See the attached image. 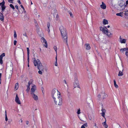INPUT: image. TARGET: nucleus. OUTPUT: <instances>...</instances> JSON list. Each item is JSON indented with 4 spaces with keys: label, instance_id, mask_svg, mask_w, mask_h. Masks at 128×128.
<instances>
[{
    "label": "nucleus",
    "instance_id": "nucleus-1",
    "mask_svg": "<svg viewBox=\"0 0 128 128\" xmlns=\"http://www.w3.org/2000/svg\"><path fill=\"white\" fill-rule=\"evenodd\" d=\"M59 30L64 42L67 43L68 37L66 28L63 26H61L59 27Z\"/></svg>",
    "mask_w": 128,
    "mask_h": 128
},
{
    "label": "nucleus",
    "instance_id": "nucleus-2",
    "mask_svg": "<svg viewBox=\"0 0 128 128\" xmlns=\"http://www.w3.org/2000/svg\"><path fill=\"white\" fill-rule=\"evenodd\" d=\"M34 64L35 66H37V68L39 70H42L44 69V66L39 60L37 59L36 60L34 59Z\"/></svg>",
    "mask_w": 128,
    "mask_h": 128
},
{
    "label": "nucleus",
    "instance_id": "nucleus-3",
    "mask_svg": "<svg viewBox=\"0 0 128 128\" xmlns=\"http://www.w3.org/2000/svg\"><path fill=\"white\" fill-rule=\"evenodd\" d=\"M52 96L53 99H54L60 96H61V95L60 93L58 91V90L54 89L52 91Z\"/></svg>",
    "mask_w": 128,
    "mask_h": 128
},
{
    "label": "nucleus",
    "instance_id": "nucleus-4",
    "mask_svg": "<svg viewBox=\"0 0 128 128\" xmlns=\"http://www.w3.org/2000/svg\"><path fill=\"white\" fill-rule=\"evenodd\" d=\"M86 102L87 106L90 109H92L94 108V104L92 98L90 97L88 98Z\"/></svg>",
    "mask_w": 128,
    "mask_h": 128
},
{
    "label": "nucleus",
    "instance_id": "nucleus-5",
    "mask_svg": "<svg viewBox=\"0 0 128 128\" xmlns=\"http://www.w3.org/2000/svg\"><path fill=\"white\" fill-rule=\"evenodd\" d=\"M12 67L6 73V80L8 82H10V78L12 73Z\"/></svg>",
    "mask_w": 128,
    "mask_h": 128
},
{
    "label": "nucleus",
    "instance_id": "nucleus-6",
    "mask_svg": "<svg viewBox=\"0 0 128 128\" xmlns=\"http://www.w3.org/2000/svg\"><path fill=\"white\" fill-rule=\"evenodd\" d=\"M55 103L56 105H61L62 103V100L61 96H60L54 99Z\"/></svg>",
    "mask_w": 128,
    "mask_h": 128
},
{
    "label": "nucleus",
    "instance_id": "nucleus-7",
    "mask_svg": "<svg viewBox=\"0 0 128 128\" xmlns=\"http://www.w3.org/2000/svg\"><path fill=\"white\" fill-rule=\"evenodd\" d=\"M73 86L74 89H75L76 88H80L79 84L78 79H76L74 81Z\"/></svg>",
    "mask_w": 128,
    "mask_h": 128
},
{
    "label": "nucleus",
    "instance_id": "nucleus-8",
    "mask_svg": "<svg viewBox=\"0 0 128 128\" xmlns=\"http://www.w3.org/2000/svg\"><path fill=\"white\" fill-rule=\"evenodd\" d=\"M100 30L105 34H106V33L108 32V29L106 27H103L101 26L100 27Z\"/></svg>",
    "mask_w": 128,
    "mask_h": 128
},
{
    "label": "nucleus",
    "instance_id": "nucleus-9",
    "mask_svg": "<svg viewBox=\"0 0 128 128\" xmlns=\"http://www.w3.org/2000/svg\"><path fill=\"white\" fill-rule=\"evenodd\" d=\"M36 86L34 85L32 86L31 89V94L36 93Z\"/></svg>",
    "mask_w": 128,
    "mask_h": 128
},
{
    "label": "nucleus",
    "instance_id": "nucleus-10",
    "mask_svg": "<svg viewBox=\"0 0 128 128\" xmlns=\"http://www.w3.org/2000/svg\"><path fill=\"white\" fill-rule=\"evenodd\" d=\"M33 82V80H30L28 82V84L27 86V88L26 90V91L28 92L30 91V84H32V82Z\"/></svg>",
    "mask_w": 128,
    "mask_h": 128
},
{
    "label": "nucleus",
    "instance_id": "nucleus-11",
    "mask_svg": "<svg viewBox=\"0 0 128 128\" xmlns=\"http://www.w3.org/2000/svg\"><path fill=\"white\" fill-rule=\"evenodd\" d=\"M33 98L35 101H37L38 99V97L35 93L31 94Z\"/></svg>",
    "mask_w": 128,
    "mask_h": 128
},
{
    "label": "nucleus",
    "instance_id": "nucleus-12",
    "mask_svg": "<svg viewBox=\"0 0 128 128\" xmlns=\"http://www.w3.org/2000/svg\"><path fill=\"white\" fill-rule=\"evenodd\" d=\"M5 4V2L4 0H3V2H2L0 3V4H2V12H3L5 9L6 7L4 6Z\"/></svg>",
    "mask_w": 128,
    "mask_h": 128
},
{
    "label": "nucleus",
    "instance_id": "nucleus-13",
    "mask_svg": "<svg viewBox=\"0 0 128 128\" xmlns=\"http://www.w3.org/2000/svg\"><path fill=\"white\" fill-rule=\"evenodd\" d=\"M15 101L17 104H21V102L19 98L18 97V96L17 94H16Z\"/></svg>",
    "mask_w": 128,
    "mask_h": 128
},
{
    "label": "nucleus",
    "instance_id": "nucleus-14",
    "mask_svg": "<svg viewBox=\"0 0 128 128\" xmlns=\"http://www.w3.org/2000/svg\"><path fill=\"white\" fill-rule=\"evenodd\" d=\"M41 41L45 43V44H44V45L45 46V47L46 48H47L48 44L46 40L44 38H41Z\"/></svg>",
    "mask_w": 128,
    "mask_h": 128
},
{
    "label": "nucleus",
    "instance_id": "nucleus-15",
    "mask_svg": "<svg viewBox=\"0 0 128 128\" xmlns=\"http://www.w3.org/2000/svg\"><path fill=\"white\" fill-rule=\"evenodd\" d=\"M22 18L24 19H29V17L27 16V14L26 13H24L23 12V13H22Z\"/></svg>",
    "mask_w": 128,
    "mask_h": 128
},
{
    "label": "nucleus",
    "instance_id": "nucleus-16",
    "mask_svg": "<svg viewBox=\"0 0 128 128\" xmlns=\"http://www.w3.org/2000/svg\"><path fill=\"white\" fill-rule=\"evenodd\" d=\"M100 6V8L104 10L106 9V5L103 2H102V4Z\"/></svg>",
    "mask_w": 128,
    "mask_h": 128
},
{
    "label": "nucleus",
    "instance_id": "nucleus-17",
    "mask_svg": "<svg viewBox=\"0 0 128 128\" xmlns=\"http://www.w3.org/2000/svg\"><path fill=\"white\" fill-rule=\"evenodd\" d=\"M120 41L121 43H125L126 42V39H122L121 38V36L120 37Z\"/></svg>",
    "mask_w": 128,
    "mask_h": 128
},
{
    "label": "nucleus",
    "instance_id": "nucleus-18",
    "mask_svg": "<svg viewBox=\"0 0 128 128\" xmlns=\"http://www.w3.org/2000/svg\"><path fill=\"white\" fill-rule=\"evenodd\" d=\"M89 119L92 121L94 120V116L93 114L90 115L88 116Z\"/></svg>",
    "mask_w": 128,
    "mask_h": 128
},
{
    "label": "nucleus",
    "instance_id": "nucleus-19",
    "mask_svg": "<svg viewBox=\"0 0 128 128\" xmlns=\"http://www.w3.org/2000/svg\"><path fill=\"white\" fill-rule=\"evenodd\" d=\"M124 68H122V70L121 71H119L118 76H122L123 75V72L124 71Z\"/></svg>",
    "mask_w": 128,
    "mask_h": 128
},
{
    "label": "nucleus",
    "instance_id": "nucleus-20",
    "mask_svg": "<svg viewBox=\"0 0 128 128\" xmlns=\"http://www.w3.org/2000/svg\"><path fill=\"white\" fill-rule=\"evenodd\" d=\"M84 46L86 47V50H89L90 48V46L89 44H85Z\"/></svg>",
    "mask_w": 128,
    "mask_h": 128
},
{
    "label": "nucleus",
    "instance_id": "nucleus-21",
    "mask_svg": "<svg viewBox=\"0 0 128 128\" xmlns=\"http://www.w3.org/2000/svg\"><path fill=\"white\" fill-rule=\"evenodd\" d=\"M101 110L102 111V113H101L102 116L104 117L105 118L104 115L106 112V110L104 109H102Z\"/></svg>",
    "mask_w": 128,
    "mask_h": 128
},
{
    "label": "nucleus",
    "instance_id": "nucleus-22",
    "mask_svg": "<svg viewBox=\"0 0 128 128\" xmlns=\"http://www.w3.org/2000/svg\"><path fill=\"white\" fill-rule=\"evenodd\" d=\"M27 38V36L26 33H25L23 34V39L25 41L26 40Z\"/></svg>",
    "mask_w": 128,
    "mask_h": 128
},
{
    "label": "nucleus",
    "instance_id": "nucleus-23",
    "mask_svg": "<svg viewBox=\"0 0 128 128\" xmlns=\"http://www.w3.org/2000/svg\"><path fill=\"white\" fill-rule=\"evenodd\" d=\"M0 19L2 21H3L4 20L3 15L1 13H0Z\"/></svg>",
    "mask_w": 128,
    "mask_h": 128
},
{
    "label": "nucleus",
    "instance_id": "nucleus-24",
    "mask_svg": "<svg viewBox=\"0 0 128 128\" xmlns=\"http://www.w3.org/2000/svg\"><path fill=\"white\" fill-rule=\"evenodd\" d=\"M103 24L104 25L108 24V21L106 19H104L103 20Z\"/></svg>",
    "mask_w": 128,
    "mask_h": 128
},
{
    "label": "nucleus",
    "instance_id": "nucleus-25",
    "mask_svg": "<svg viewBox=\"0 0 128 128\" xmlns=\"http://www.w3.org/2000/svg\"><path fill=\"white\" fill-rule=\"evenodd\" d=\"M105 119H106L105 121L104 122H103L102 123V124L104 126V127L105 128H108V126L106 124V118H105Z\"/></svg>",
    "mask_w": 128,
    "mask_h": 128
},
{
    "label": "nucleus",
    "instance_id": "nucleus-26",
    "mask_svg": "<svg viewBox=\"0 0 128 128\" xmlns=\"http://www.w3.org/2000/svg\"><path fill=\"white\" fill-rule=\"evenodd\" d=\"M102 94L103 99H104L108 96V95L107 94H106L105 92H104Z\"/></svg>",
    "mask_w": 128,
    "mask_h": 128
},
{
    "label": "nucleus",
    "instance_id": "nucleus-27",
    "mask_svg": "<svg viewBox=\"0 0 128 128\" xmlns=\"http://www.w3.org/2000/svg\"><path fill=\"white\" fill-rule=\"evenodd\" d=\"M109 37H111L112 35V34L110 32H108H108L106 34Z\"/></svg>",
    "mask_w": 128,
    "mask_h": 128
},
{
    "label": "nucleus",
    "instance_id": "nucleus-28",
    "mask_svg": "<svg viewBox=\"0 0 128 128\" xmlns=\"http://www.w3.org/2000/svg\"><path fill=\"white\" fill-rule=\"evenodd\" d=\"M87 22L89 24L91 23L92 22V19L91 18H88L87 20Z\"/></svg>",
    "mask_w": 128,
    "mask_h": 128
},
{
    "label": "nucleus",
    "instance_id": "nucleus-29",
    "mask_svg": "<svg viewBox=\"0 0 128 128\" xmlns=\"http://www.w3.org/2000/svg\"><path fill=\"white\" fill-rule=\"evenodd\" d=\"M126 48H121L120 49V51L121 52L123 53L124 51L126 50Z\"/></svg>",
    "mask_w": 128,
    "mask_h": 128
},
{
    "label": "nucleus",
    "instance_id": "nucleus-30",
    "mask_svg": "<svg viewBox=\"0 0 128 128\" xmlns=\"http://www.w3.org/2000/svg\"><path fill=\"white\" fill-rule=\"evenodd\" d=\"M19 87V86L18 85V83H16L15 84V89L16 90H17Z\"/></svg>",
    "mask_w": 128,
    "mask_h": 128
},
{
    "label": "nucleus",
    "instance_id": "nucleus-31",
    "mask_svg": "<svg viewBox=\"0 0 128 128\" xmlns=\"http://www.w3.org/2000/svg\"><path fill=\"white\" fill-rule=\"evenodd\" d=\"M114 85L115 87L116 88H118V86L116 84V82L115 80H114Z\"/></svg>",
    "mask_w": 128,
    "mask_h": 128
},
{
    "label": "nucleus",
    "instance_id": "nucleus-32",
    "mask_svg": "<svg viewBox=\"0 0 128 128\" xmlns=\"http://www.w3.org/2000/svg\"><path fill=\"white\" fill-rule=\"evenodd\" d=\"M5 120L6 121H7L8 120V118L7 116V115L6 114V110H5Z\"/></svg>",
    "mask_w": 128,
    "mask_h": 128
},
{
    "label": "nucleus",
    "instance_id": "nucleus-33",
    "mask_svg": "<svg viewBox=\"0 0 128 128\" xmlns=\"http://www.w3.org/2000/svg\"><path fill=\"white\" fill-rule=\"evenodd\" d=\"M20 6L23 9V13L24 12V13H25L26 12V11L25 10V9L24 7L22 5H20Z\"/></svg>",
    "mask_w": 128,
    "mask_h": 128
},
{
    "label": "nucleus",
    "instance_id": "nucleus-34",
    "mask_svg": "<svg viewBox=\"0 0 128 128\" xmlns=\"http://www.w3.org/2000/svg\"><path fill=\"white\" fill-rule=\"evenodd\" d=\"M88 78L90 80H92V78L91 77V75L90 74H88Z\"/></svg>",
    "mask_w": 128,
    "mask_h": 128
},
{
    "label": "nucleus",
    "instance_id": "nucleus-35",
    "mask_svg": "<svg viewBox=\"0 0 128 128\" xmlns=\"http://www.w3.org/2000/svg\"><path fill=\"white\" fill-rule=\"evenodd\" d=\"M13 14L14 17H16L18 16V13H17L14 12L13 13Z\"/></svg>",
    "mask_w": 128,
    "mask_h": 128
},
{
    "label": "nucleus",
    "instance_id": "nucleus-36",
    "mask_svg": "<svg viewBox=\"0 0 128 128\" xmlns=\"http://www.w3.org/2000/svg\"><path fill=\"white\" fill-rule=\"evenodd\" d=\"M5 56V54L4 53H3L0 56V58H2L3 57H4Z\"/></svg>",
    "mask_w": 128,
    "mask_h": 128
},
{
    "label": "nucleus",
    "instance_id": "nucleus-37",
    "mask_svg": "<svg viewBox=\"0 0 128 128\" xmlns=\"http://www.w3.org/2000/svg\"><path fill=\"white\" fill-rule=\"evenodd\" d=\"M38 34L40 35L41 36H42L43 35V33L42 32H38Z\"/></svg>",
    "mask_w": 128,
    "mask_h": 128
},
{
    "label": "nucleus",
    "instance_id": "nucleus-38",
    "mask_svg": "<svg viewBox=\"0 0 128 128\" xmlns=\"http://www.w3.org/2000/svg\"><path fill=\"white\" fill-rule=\"evenodd\" d=\"M94 125L93 126V128H98V127L96 125V123H94Z\"/></svg>",
    "mask_w": 128,
    "mask_h": 128
},
{
    "label": "nucleus",
    "instance_id": "nucleus-39",
    "mask_svg": "<svg viewBox=\"0 0 128 128\" xmlns=\"http://www.w3.org/2000/svg\"><path fill=\"white\" fill-rule=\"evenodd\" d=\"M63 82H64L65 83V84H64V86L65 87H67L68 86V85L67 84L66 80H63Z\"/></svg>",
    "mask_w": 128,
    "mask_h": 128
},
{
    "label": "nucleus",
    "instance_id": "nucleus-40",
    "mask_svg": "<svg viewBox=\"0 0 128 128\" xmlns=\"http://www.w3.org/2000/svg\"><path fill=\"white\" fill-rule=\"evenodd\" d=\"M10 6L13 10H14L15 9L14 6L12 4H10Z\"/></svg>",
    "mask_w": 128,
    "mask_h": 128
},
{
    "label": "nucleus",
    "instance_id": "nucleus-41",
    "mask_svg": "<svg viewBox=\"0 0 128 128\" xmlns=\"http://www.w3.org/2000/svg\"><path fill=\"white\" fill-rule=\"evenodd\" d=\"M27 55H29V49L28 48H27Z\"/></svg>",
    "mask_w": 128,
    "mask_h": 128
},
{
    "label": "nucleus",
    "instance_id": "nucleus-42",
    "mask_svg": "<svg viewBox=\"0 0 128 128\" xmlns=\"http://www.w3.org/2000/svg\"><path fill=\"white\" fill-rule=\"evenodd\" d=\"M78 111L77 112V114H80V108L78 109L77 110Z\"/></svg>",
    "mask_w": 128,
    "mask_h": 128
},
{
    "label": "nucleus",
    "instance_id": "nucleus-43",
    "mask_svg": "<svg viewBox=\"0 0 128 128\" xmlns=\"http://www.w3.org/2000/svg\"><path fill=\"white\" fill-rule=\"evenodd\" d=\"M121 14L122 13L121 12H120L118 13H117L116 14V15L117 16H122V15H121Z\"/></svg>",
    "mask_w": 128,
    "mask_h": 128
},
{
    "label": "nucleus",
    "instance_id": "nucleus-44",
    "mask_svg": "<svg viewBox=\"0 0 128 128\" xmlns=\"http://www.w3.org/2000/svg\"><path fill=\"white\" fill-rule=\"evenodd\" d=\"M126 54L127 56H128V48L126 52Z\"/></svg>",
    "mask_w": 128,
    "mask_h": 128
},
{
    "label": "nucleus",
    "instance_id": "nucleus-45",
    "mask_svg": "<svg viewBox=\"0 0 128 128\" xmlns=\"http://www.w3.org/2000/svg\"><path fill=\"white\" fill-rule=\"evenodd\" d=\"M54 50H55V51L56 52V53L57 54V48L56 46H54Z\"/></svg>",
    "mask_w": 128,
    "mask_h": 128
},
{
    "label": "nucleus",
    "instance_id": "nucleus-46",
    "mask_svg": "<svg viewBox=\"0 0 128 128\" xmlns=\"http://www.w3.org/2000/svg\"><path fill=\"white\" fill-rule=\"evenodd\" d=\"M69 13L70 16L72 18H73V16L72 13L71 12H70Z\"/></svg>",
    "mask_w": 128,
    "mask_h": 128
},
{
    "label": "nucleus",
    "instance_id": "nucleus-47",
    "mask_svg": "<svg viewBox=\"0 0 128 128\" xmlns=\"http://www.w3.org/2000/svg\"><path fill=\"white\" fill-rule=\"evenodd\" d=\"M83 126H84V127H87L88 126V124L87 123H86L84 124L83 125H82Z\"/></svg>",
    "mask_w": 128,
    "mask_h": 128
},
{
    "label": "nucleus",
    "instance_id": "nucleus-48",
    "mask_svg": "<svg viewBox=\"0 0 128 128\" xmlns=\"http://www.w3.org/2000/svg\"><path fill=\"white\" fill-rule=\"evenodd\" d=\"M14 38H16V31H14Z\"/></svg>",
    "mask_w": 128,
    "mask_h": 128
},
{
    "label": "nucleus",
    "instance_id": "nucleus-49",
    "mask_svg": "<svg viewBox=\"0 0 128 128\" xmlns=\"http://www.w3.org/2000/svg\"><path fill=\"white\" fill-rule=\"evenodd\" d=\"M2 59V58H0V63L1 64H2L3 63Z\"/></svg>",
    "mask_w": 128,
    "mask_h": 128
},
{
    "label": "nucleus",
    "instance_id": "nucleus-50",
    "mask_svg": "<svg viewBox=\"0 0 128 128\" xmlns=\"http://www.w3.org/2000/svg\"><path fill=\"white\" fill-rule=\"evenodd\" d=\"M43 2L46 3L47 2L48 0H42Z\"/></svg>",
    "mask_w": 128,
    "mask_h": 128
},
{
    "label": "nucleus",
    "instance_id": "nucleus-51",
    "mask_svg": "<svg viewBox=\"0 0 128 128\" xmlns=\"http://www.w3.org/2000/svg\"><path fill=\"white\" fill-rule=\"evenodd\" d=\"M120 2V6H123V5H122H122L120 4H124L123 2L122 1H121V2Z\"/></svg>",
    "mask_w": 128,
    "mask_h": 128
},
{
    "label": "nucleus",
    "instance_id": "nucleus-52",
    "mask_svg": "<svg viewBox=\"0 0 128 128\" xmlns=\"http://www.w3.org/2000/svg\"><path fill=\"white\" fill-rule=\"evenodd\" d=\"M41 70H40L38 71V73L39 74H42V72Z\"/></svg>",
    "mask_w": 128,
    "mask_h": 128
},
{
    "label": "nucleus",
    "instance_id": "nucleus-53",
    "mask_svg": "<svg viewBox=\"0 0 128 128\" xmlns=\"http://www.w3.org/2000/svg\"><path fill=\"white\" fill-rule=\"evenodd\" d=\"M14 0H8L9 2L10 3H13V1Z\"/></svg>",
    "mask_w": 128,
    "mask_h": 128
},
{
    "label": "nucleus",
    "instance_id": "nucleus-54",
    "mask_svg": "<svg viewBox=\"0 0 128 128\" xmlns=\"http://www.w3.org/2000/svg\"><path fill=\"white\" fill-rule=\"evenodd\" d=\"M29 55H28V62L29 63Z\"/></svg>",
    "mask_w": 128,
    "mask_h": 128
},
{
    "label": "nucleus",
    "instance_id": "nucleus-55",
    "mask_svg": "<svg viewBox=\"0 0 128 128\" xmlns=\"http://www.w3.org/2000/svg\"><path fill=\"white\" fill-rule=\"evenodd\" d=\"M97 97L99 99H100L101 97V95L100 94H99L98 95Z\"/></svg>",
    "mask_w": 128,
    "mask_h": 128
},
{
    "label": "nucleus",
    "instance_id": "nucleus-56",
    "mask_svg": "<svg viewBox=\"0 0 128 128\" xmlns=\"http://www.w3.org/2000/svg\"><path fill=\"white\" fill-rule=\"evenodd\" d=\"M50 23H48L47 24V27H48V29L49 28V26H50Z\"/></svg>",
    "mask_w": 128,
    "mask_h": 128
},
{
    "label": "nucleus",
    "instance_id": "nucleus-57",
    "mask_svg": "<svg viewBox=\"0 0 128 128\" xmlns=\"http://www.w3.org/2000/svg\"><path fill=\"white\" fill-rule=\"evenodd\" d=\"M17 42L16 40H14V45H16Z\"/></svg>",
    "mask_w": 128,
    "mask_h": 128
},
{
    "label": "nucleus",
    "instance_id": "nucleus-58",
    "mask_svg": "<svg viewBox=\"0 0 128 128\" xmlns=\"http://www.w3.org/2000/svg\"><path fill=\"white\" fill-rule=\"evenodd\" d=\"M55 65L56 66H58L57 61H56L55 63Z\"/></svg>",
    "mask_w": 128,
    "mask_h": 128
},
{
    "label": "nucleus",
    "instance_id": "nucleus-59",
    "mask_svg": "<svg viewBox=\"0 0 128 128\" xmlns=\"http://www.w3.org/2000/svg\"><path fill=\"white\" fill-rule=\"evenodd\" d=\"M26 124L27 125H28V124L29 123V122L28 121H26Z\"/></svg>",
    "mask_w": 128,
    "mask_h": 128
},
{
    "label": "nucleus",
    "instance_id": "nucleus-60",
    "mask_svg": "<svg viewBox=\"0 0 128 128\" xmlns=\"http://www.w3.org/2000/svg\"><path fill=\"white\" fill-rule=\"evenodd\" d=\"M15 8H16L18 10V6L16 5L15 6Z\"/></svg>",
    "mask_w": 128,
    "mask_h": 128
},
{
    "label": "nucleus",
    "instance_id": "nucleus-61",
    "mask_svg": "<svg viewBox=\"0 0 128 128\" xmlns=\"http://www.w3.org/2000/svg\"><path fill=\"white\" fill-rule=\"evenodd\" d=\"M18 2L20 4H21V2H20V1L19 0H18Z\"/></svg>",
    "mask_w": 128,
    "mask_h": 128
},
{
    "label": "nucleus",
    "instance_id": "nucleus-62",
    "mask_svg": "<svg viewBox=\"0 0 128 128\" xmlns=\"http://www.w3.org/2000/svg\"><path fill=\"white\" fill-rule=\"evenodd\" d=\"M126 5L128 4V0H127L126 2Z\"/></svg>",
    "mask_w": 128,
    "mask_h": 128
},
{
    "label": "nucleus",
    "instance_id": "nucleus-63",
    "mask_svg": "<svg viewBox=\"0 0 128 128\" xmlns=\"http://www.w3.org/2000/svg\"><path fill=\"white\" fill-rule=\"evenodd\" d=\"M81 128H86L85 127H84V126H82Z\"/></svg>",
    "mask_w": 128,
    "mask_h": 128
},
{
    "label": "nucleus",
    "instance_id": "nucleus-64",
    "mask_svg": "<svg viewBox=\"0 0 128 128\" xmlns=\"http://www.w3.org/2000/svg\"><path fill=\"white\" fill-rule=\"evenodd\" d=\"M56 18H58V14H57L56 15Z\"/></svg>",
    "mask_w": 128,
    "mask_h": 128
}]
</instances>
